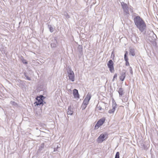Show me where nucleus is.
<instances>
[{
  "mask_svg": "<svg viewBox=\"0 0 158 158\" xmlns=\"http://www.w3.org/2000/svg\"><path fill=\"white\" fill-rule=\"evenodd\" d=\"M133 20L137 27L141 32L143 34H145L146 26L143 19L139 16L135 15Z\"/></svg>",
  "mask_w": 158,
  "mask_h": 158,
  "instance_id": "f257e3e1",
  "label": "nucleus"
},
{
  "mask_svg": "<svg viewBox=\"0 0 158 158\" xmlns=\"http://www.w3.org/2000/svg\"><path fill=\"white\" fill-rule=\"evenodd\" d=\"M36 99L37 101L34 103V104L36 106L43 105V100L44 99V97L42 95H40L39 96L37 97Z\"/></svg>",
  "mask_w": 158,
  "mask_h": 158,
  "instance_id": "f03ea898",
  "label": "nucleus"
},
{
  "mask_svg": "<svg viewBox=\"0 0 158 158\" xmlns=\"http://www.w3.org/2000/svg\"><path fill=\"white\" fill-rule=\"evenodd\" d=\"M67 73L69 77V79L72 81H74L75 80V75L74 72L71 69H69L67 70Z\"/></svg>",
  "mask_w": 158,
  "mask_h": 158,
  "instance_id": "7ed1b4c3",
  "label": "nucleus"
},
{
  "mask_svg": "<svg viewBox=\"0 0 158 158\" xmlns=\"http://www.w3.org/2000/svg\"><path fill=\"white\" fill-rule=\"evenodd\" d=\"M114 63L111 60H109L107 63V65L110 71L112 73H114Z\"/></svg>",
  "mask_w": 158,
  "mask_h": 158,
  "instance_id": "20e7f679",
  "label": "nucleus"
},
{
  "mask_svg": "<svg viewBox=\"0 0 158 158\" xmlns=\"http://www.w3.org/2000/svg\"><path fill=\"white\" fill-rule=\"evenodd\" d=\"M107 135L106 133L101 134L98 138L97 140L99 143H102L105 139V138Z\"/></svg>",
  "mask_w": 158,
  "mask_h": 158,
  "instance_id": "39448f33",
  "label": "nucleus"
},
{
  "mask_svg": "<svg viewBox=\"0 0 158 158\" xmlns=\"http://www.w3.org/2000/svg\"><path fill=\"white\" fill-rule=\"evenodd\" d=\"M121 4L122 6L123 9L125 13L126 14H128V7L127 6V4L123 2H122Z\"/></svg>",
  "mask_w": 158,
  "mask_h": 158,
  "instance_id": "423d86ee",
  "label": "nucleus"
},
{
  "mask_svg": "<svg viewBox=\"0 0 158 158\" xmlns=\"http://www.w3.org/2000/svg\"><path fill=\"white\" fill-rule=\"evenodd\" d=\"M105 118H102L100 119L97 122L95 126V127H98L102 125L105 122Z\"/></svg>",
  "mask_w": 158,
  "mask_h": 158,
  "instance_id": "0eeeda50",
  "label": "nucleus"
},
{
  "mask_svg": "<svg viewBox=\"0 0 158 158\" xmlns=\"http://www.w3.org/2000/svg\"><path fill=\"white\" fill-rule=\"evenodd\" d=\"M117 90L119 94V97L121 99L122 96L124 93L123 89L122 87H120L118 88Z\"/></svg>",
  "mask_w": 158,
  "mask_h": 158,
  "instance_id": "6e6552de",
  "label": "nucleus"
},
{
  "mask_svg": "<svg viewBox=\"0 0 158 158\" xmlns=\"http://www.w3.org/2000/svg\"><path fill=\"white\" fill-rule=\"evenodd\" d=\"M116 105L117 104L116 102H113V104L112 106V109L109 110V113L110 114H113L115 110V109L116 108Z\"/></svg>",
  "mask_w": 158,
  "mask_h": 158,
  "instance_id": "1a4fd4ad",
  "label": "nucleus"
},
{
  "mask_svg": "<svg viewBox=\"0 0 158 158\" xmlns=\"http://www.w3.org/2000/svg\"><path fill=\"white\" fill-rule=\"evenodd\" d=\"M131 41L134 43H136L139 40V38L136 36L135 34H133L131 37Z\"/></svg>",
  "mask_w": 158,
  "mask_h": 158,
  "instance_id": "9d476101",
  "label": "nucleus"
},
{
  "mask_svg": "<svg viewBox=\"0 0 158 158\" xmlns=\"http://www.w3.org/2000/svg\"><path fill=\"white\" fill-rule=\"evenodd\" d=\"M128 54V52L127 51H126L124 56V58L125 60L126 61V66H129V64L128 62V58L127 56Z\"/></svg>",
  "mask_w": 158,
  "mask_h": 158,
  "instance_id": "9b49d317",
  "label": "nucleus"
},
{
  "mask_svg": "<svg viewBox=\"0 0 158 158\" xmlns=\"http://www.w3.org/2000/svg\"><path fill=\"white\" fill-rule=\"evenodd\" d=\"M73 94L75 98H79V96L78 92V91L76 89H74L73 90Z\"/></svg>",
  "mask_w": 158,
  "mask_h": 158,
  "instance_id": "f8f14e48",
  "label": "nucleus"
},
{
  "mask_svg": "<svg viewBox=\"0 0 158 158\" xmlns=\"http://www.w3.org/2000/svg\"><path fill=\"white\" fill-rule=\"evenodd\" d=\"M52 42L51 43V45L52 48H55L57 45V40L56 38H55L52 41Z\"/></svg>",
  "mask_w": 158,
  "mask_h": 158,
  "instance_id": "ddd939ff",
  "label": "nucleus"
},
{
  "mask_svg": "<svg viewBox=\"0 0 158 158\" xmlns=\"http://www.w3.org/2000/svg\"><path fill=\"white\" fill-rule=\"evenodd\" d=\"M73 113V109L71 108V106H69L68 107L67 113L68 115H72Z\"/></svg>",
  "mask_w": 158,
  "mask_h": 158,
  "instance_id": "4468645a",
  "label": "nucleus"
},
{
  "mask_svg": "<svg viewBox=\"0 0 158 158\" xmlns=\"http://www.w3.org/2000/svg\"><path fill=\"white\" fill-rule=\"evenodd\" d=\"M126 72L123 71L121 74V75L120 76V80L122 81H123L126 77Z\"/></svg>",
  "mask_w": 158,
  "mask_h": 158,
  "instance_id": "2eb2a0df",
  "label": "nucleus"
},
{
  "mask_svg": "<svg viewBox=\"0 0 158 158\" xmlns=\"http://www.w3.org/2000/svg\"><path fill=\"white\" fill-rule=\"evenodd\" d=\"M77 50L81 54H82V47L81 45H79L77 48Z\"/></svg>",
  "mask_w": 158,
  "mask_h": 158,
  "instance_id": "dca6fc26",
  "label": "nucleus"
},
{
  "mask_svg": "<svg viewBox=\"0 0 158 158\" xmlns=\"http://www.w3.org/2000/svg\"><path fill=\"white\" fill-rule=\"evenodd\" d=\"M91 96H92L91 94L89 93H88L86 95L85 99H86V100H87V101L89 102L90 99H91Z\"/></svg>",
  "mask_w": 158,
  "mask_h": 158,
  "instance_id": "f3484780",
  "label": "nucleus"
},
{
  "mask_svg": "<svg viewBox=\"0 0 158 158\" xmlns=\"http://www.w3.org/2000/svg\"><path fill=\"white\" fill-rule=\"evenodd\" d=\"M130 54L133 56H134L135 55V50L134 49L130 48Z\"/></svg>",
  "mask_w": 158,
  "mask_h": 158,
  "instance_id": "a211bd4d",
  "label": "nucleus"
},
{
  "mask_svg": "<svg viewBox=\"0 0 158 158\" xmlns=\"http://www.w3.org/2000/svg\"><path fill=\"white\" fill-rule=\"evenodd\" d=\"M60 148V146L59 145H57L56 146V147H55L54 149V151H53L54 152H59V150L58 149H59Z\"/></svg>",
  "mask_w": 158,
  "mask_h": 158,
  "instance_id": "6ab92c4d",
  "label": "nucleus"
},
{
  "mask_svg": "<svg viewBox=\"0 0 158 158\" xmlns=\"http://www.w3.org/2000/svg\"><path fill=\"white\" fill-rule=\"evenodd\" d=\"M48 27H49V29L50 31L51 32H53L54 31V28L53 27H52L51 25H48Z\"/></svg>",
  "mask_w": 158,
  "mask_h": 158,
  "instance_id": "aec40b11",
  "label": "nucleus"
},
{
  "mask_svg": "<svg viewBox=\"0 0 158 158\" xmlns=\"http://www.w3.org/2000/svg\"><path fill=\"white\" fill-rule=\"evenodd\" d=\"M24 75L27 80H28L29 81H30L31 80L30 77H29L28 76H27L26 73H24Z\"/></svg>",
  "mask_w": 158,
  "mask_h": 158,
  "instance_id": "412c9836",
  "label": "nucleus"
},
{
  "mask_svg": "<svg viewBox=\"0 0 158 158\" xmlns=\"http://www.w3.org/2000/svg\"><path fill=\"white\" fill-rule=\"evenodd\" d=\"M10 103L13 106H17V104L14 101H11L10 102Z\"/></svg>",
  "mask_w": 158,
  "mask_h": 158,
  "instance_id": "4be33fe9",
  "label": "nucleus"
},
{
  "mask_svg": "<svg viewBox=\"0 0 158 158\" xmlns=\"http://www.w3.org/2000/svg\"><path fill=\"white\" fill-rule=\"evenodd\" d=\"M87 105L82 103V104L81 105V108L82 110H84L86 108V107H87Z\"/></svg>",
  "mask_w": 158,
  "mask_h": 158,
  "instance_id": "5701e85b",
  "label": "nucleus"
},
{
  "mask_svg": "<svg viewBox=\"0 0 158 158\" xmlns=\"http://www.w3.org/2000/svg\"><path fill=\"white\" fill-rule=\"evenodd\" d=\"M89 102L87 101V100L84 99L82 103L87 105L89 104Z\"/></svg>",
  "mask_w": 158,
  "mask_h": 158,
  "instance_id": "b1692460",
  "label": "nucleus"
},
{
  "mask_svg": "<svg viewBox=\"0 0 158 158\" xmlns=\"http://www.w3.org/2000/svg\"><path fill=\"white\" fill-rule=\"evenodd\" d=\"M119 152H117L115 156V158H119Z\"/></svg>",
  "mask_w": 158,
  "mask_h": 158,
  "instance_id": "393cba45",
  "label": "nucleus"
},
{
  "mask_svg": "<svg viewBox=\"0 0 158 158\" xmlns=\"http://www.w3.org/2000/svg\"><path fill=\"white\" fill-rule=\"evenodd\" d=\"M117 73L115 74L112 80V81H114L115 79V78H117Z\"/></svg>",
  "mask_w": 158,
  "mask_h": 158,
  "instance_id": "a878e982",
  "label": "nucleus"
},
{
  "mask_svg": "<svg viewBox=\"0 0 158 158\" xmlns=\"http://www.w3.org/2000/svg\"><path fill=\"white\" fill-rule=\"evenodd\" d=\"M129 71L131 75L133 74V71H132V69L131 67H130L129 68Z\"/></svg>",
  "mask_w": 158,
  "mask_h": 158,
  "instance_id": "bb28decb",
  "label": "nucleus"
},
{
  "mask_svg": "<svg viewBox=\"0 0 158 158\" xmlns=\"http://www.w3.org/2000/svg\"><path fill=\"white\" fill-rule=\"evenodd\" d=\"M22 61L23 63L24 64H27V61H26V60H24V59H23V60H22Z\"/></svg>",
  "mask_w": 158,
  "mask_h": 158,
  "instance_id": "cd10ccee",
  "label": "nucleus"
},
{
  "mask_svg": "<svg viewBox=\"0 0 158 158\" xmlns=\"http://www.w3.org/2000/svg\"><path fill=\"white\" fill-rule=\"evenodd\" d=\"M122 99V101L123 102H126L127 101V99H126L125 98H123V99Z\"/></svg>",
  "mask_w": 158,
  "mask_h": 158,
  "instance_id": "c85d7f7f",
  "label": "nucleus"
},
{
  "mask_svg": "<svg viewBox=\"0 0 158 158\" xmlns=\"http://www.w3.org/2000/svg\"><path fill=\"white\" fill-rule=\"evenodd\" d=\"M97 108L98 109V110H101L102 109V107L100 106H97Z\"/></svg>",
  "mask_w": 158,
  "mask_h": 158,
  "instance_id": "c756f323",
  "label": "nucleus"
},
{
  "mask_svg": "<svg viewBox=\"0 0 158 158\" xmlns=\"http://www.w3.org/2000/svg\"><path fill=\"white\" fill-rule=\"evenodd\" d=\"M66 14L67 15L66 16V18H69V15L67 13H66Z\"/></svg>",
  "mask_w": 158,
  "mask_h": 158,
  "instance_id": "7c9ffc66",
  "label": "nucleus"
},
{
  "mask_svg": "<svg viewBox=\"0 0 158 158\" xmlns=\"http://www.w3.org/2000/svg\"><path fill=\"white\" fill-rule=\"evenodd\" d=\"M113 53V52H112V55Z\"/></svg>",
  "mask_w": 158,
  "mask_h": 158,
  "instance_id": "2f4dec72",
  "label": "nucleus"
}]
</instances>
